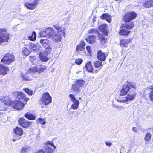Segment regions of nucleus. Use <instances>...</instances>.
<instances>
[{"instance_id":"f257e3e1","label":"nucleus","mask_w":153,"mask_h":153,"mask_svg":"<svg viewBox=\"0 0 153 153\" xmlns=\"http://www.w3.org/2000/svg\"><path fill=\"white\" fill-rule=\"evenodd\" d=\"M136 85L132 82H126L123 85L122 88L120 90V95H126L130 90V87L136 89Z\"/></svg>"},{"instance_id":"f03ea898","label":"nucleus","mask_w":153,"mask_h":153,"mask_svg":"<svg viewBox=\"0 0 153 153\" xmlns=\"http://www.w3.org/2000/svg\"><path fill=\"white\" fill-rule=\"evenodd\" d=\"M134 26V24L133 22L131 23L130 24H123L122 28L120 29L119 32L120 35H127L130 33V31L129 30L132 28Z\"/></svg>"},{"instance_id":"7ed1b4c3","label":"nucleus","mask_w":153,"mask_h":153,"mask_svg":"<svg viewBox=\"0 0 153 153\" xmlns=\"http://www.w3.org/2000/svg\"><path fill=\"white\" fill-rule=\"evenodd\" d=\"M136 95V93L135 92L131 90L127 96L119 98L117 100L120 102L124 103L128 102L134 99Z\"/></svg>"},{"instance_id":"20e7f679","label":"nucleus","mask_w":153,"mask_h":153,"mask_svg":"<svg viewBox=\"0 0 153 153\" xmlns=\"http://www.w3.org/2000/svg\"><path fill=\"white\" fill-rule=\"evenodd\" d=\"M39 0H25L24 5L27 9L34 10L38 4Z\"/></svg>"},{"instance_id":"39448f33","label":"nucleus","mask_w":153,"mask_h":153,"mask_svg":"<svg viewBox=\"0 0 153 153\" xmlns=\"http://www.w3.org/2000/svg\"><path fill=\"white\" fill-rule=\"evenodd\" d=\"M10 38L9 34L5 29L0 28V45L1 43L8 42Z\"/></svg>"},{"instance_id":"423d86ee","label":"nucleus","mask_w":153,"mask_h":153,"mask_svg":"<svg viewBox=\"0 0 153 153\" xmlns=\"http://www.w3.org/2000/svg\"><path fill=\"white\" fill-rule=\"evenodd\" d=\"M15 60V57L11 53H8L6 54L1 59V62L3 63L9 65Z\"/></svg>"},{"instance_id":"0eeeda50","label":"nucleus","mask_w":153,"mask_h":153,"mask_svg":"<svg viewBox=\"0 0 153 153\" xmlns=\"http://www.w3.org/2000/svg\"><path fill=\"white\" fill-rule=\"evenodd\" d=\"M52 97L48 92L44 93L42 95V97L39 101L40 104L46 105L52 102Z\"/></svg>"},{"instance_id":"6e6552de","label":"nucleus","mask_w":153,"mask_h":153,"mask_svg":"<svg viewBox=\"0 0 153 153\" xmlns=\"http://www.w3.org/2000/svg\"><path fill=\"white\" fill-rule=\"evenodd\" d=\"M37 67H32L30 68L27 71L28 73H37L40 74L42 72L47 69V67L45 65H41Z\"/></svg>"},{"instance_id":"1a4fd4ad","label":"nucleus","mask_w":153,"mask_h":153,"mask_svg":"<svg viewBox=\"0 0 153 153\" xmlns=\"http://www.w3.org/2000/svg\"><path fill=\"white\" fill-rule=\"evenodd\" d=\"M137 16V14L134 11H131L126 13L124 16L123 20L125 22H129L135 19Z\"/></svg>"},{"instance_id":"9d476101","label":"nucleus","mask_w":153,"mask_h":153,"mask_svg":"<svg viewBox=\"0 0 153 153\" xmlns=\"http://www.w3.org/2000/svg\"><path fill=\"white\" fill-rule=\"evenodd\" d=\"M40 42L42 46L45 48V52L50 53L52 51V47L49 41L46 39L40 40Z\"/></svg>"},{"instance_id":"9b49d317","label":"nucleus","mask_w":153,"mask_h":153,"mask_svg":"<svg viewBox=\"0 0 153 153\" xmlns=\"http://www.w3.org/2000/svg\"><path fill=\"white\" fill-rule=\"evenodd\" d=\"M14 95L15 96H17L16 100H18L19 101H21L22 102H24L26 104L29 100V98L26 97V96L22 92H16L14 93Z\"/></svg>"},{"instance_id":"f8f14e48","label":"nucleus","mask_w":153,"mask_h":153,"mask_svg":"<svg viewBox=\"0 0 153 153\" xmlns=\"http://www.w3.org/2000/svg\"><path fill=\"white\" fill-rule=\"evenodd\" d=\"M45 144L48 145L45 146V149L47 153H54V150L56 147L52 141H48Z\"/></svg>"},{"instance_id":"ddd939ff","label":"nucleus","mask_w":153,"mask_h":153,"mask_svg":"<svg viewBox=\"0 0 153 153\" xmlns=\"http://www.w3.org/2000/svg\"><path fill=\"white\" fill-rule=\"evenodd\" d=\"M85 45V43L83 41H81L79 45H77L76 48L78 53L82 55L85 54V49L84 48Z\"/></svg>"},{"instance_id":"4468645a","label":"nucleus","mask_w":153,"mask_h":153,"mask_svg":"<svg viewBox=\"0 0 153 153\" xmlns=\"http://www.w3.org/2000/svg\"><path fill=\"white\" fill-rule=\"evenodd\" d=\"M0 100L5 105L8 106H12L14 100H12L10 97L7 96H0Z\"/></svg>"},{"instance_id":"2eb2a0df","label":"nucleus","mask_w":153,"mask_h":153,"mask_svg":"<svg viewBox=\"0 0 153 153\" xmlns=\"http://www.w3.org/2000/svg\"><path fill=\"white\" fill-rule=\"evenodd\" d=\"M18 122L21 126L25 128L30 127L31 124V122L27 121L23 118H20L18 120Z\"/></svg>"},{"instance_id":"dca6fc26","label":"nucleus","mask_w":153,"mask_h":153,"mask_svg":"<svg viewBox=\"0 0 153 153\" xmlns=\"http://www.w3.org/2000/svg\"><path fill=\"white\" fill-rule=\"evenodd\" d=\"M25 106L24 103L18 100L14 101L12 105V107L13 108L18 109L21 110Z\"/></svg>"},{"instance_id":"f3484780","label":"nucleus","mask_w":153,"mask_h":153,"mask_svg":"<svg viewBox=\"0 0 153 153\" xmlns=\"http://www.w3.org/2000/svg\"><path fill=\"white\" fill-rule=\"evenodd\" d=\"M49 53L45 51H41L39 53V56L40 60L43 62H45L47 61L49 59L47 56Z\"/></svg>"},{"instance_id":"a211bd4d","label":"nucleus","mask_w":153,"mask_h":153,"mask_svg":"<svg viewBox=\"0 0 153 153\" xmlns=\"http://www.w3.org/2000/svg\"><path fill=\"white\" fill-rule=\"evenodd\" d=\"M13 132L15 135L17 136V139H20L21 136L23 134V131L22 129L17 126L14 129Z\"/></svg>"},{"instance_id":"6ab92c4d","label":"nucleus","mask_w":153,"mask_h":153,"mask_svg":"<svg viewBox=\"0 0 153 153\" xmlns=\"http://www.w3.org/2000/svg\"><path fill=\"white\" fill-rule=\"evenodd\" d=\"M9 71L8 68L3 64H0V75L4 76Z\"/></svg>"},{"instance_id":"aec40b11","label":"nucleus","mask_w":153,"mask_h":153,"mask_svg":"<svg viewBox=\"0 0 153 153\" xmlns=\"http://www.w3.org/2000/svg\"><path fill=\"white\" fill-rule=\"evenodd\" d=\"M82 88H80L75 83L72 85L71 87V90L73 92L76 94H79L81 91Z\"/></svg>"},{"instance_id":"412c9836","label":"nucleus","mask_w":153,"mask_h":153,"mask_svg":"<svg viewBox=\"0 0 153 153\" xmlns=\"http://www.w3.org/2000/svg\"><path fill=\"white\" fill-rule=\"evenodd\" d=\"M53 27L57 30L58 31L57 33L61 34V35H64L65 31V29L64 28L60 27L57 25H54Z\"/></svg>"},{"instance_id":"4be33fe9","label":"nucleus","mask_w":153,"mask_h":153,"mask_svg":"<svg viewBox=\"0 0 153 153\" xmlns=\"http://www.w3.org/2000/svg\"><path fill=\"white\" fill-rule=\"evenodd\" d=\"M97 58L100 60L104 61L106 59V56L104 53L102 52L101 50H100L98 53Z\"/></svg>"},{"instance_id":"5701e85b","label":"nucleus","mask_w":153,"mask_h":153,"mask_svg":"<svg viewBox=\"0 0 153 153\" xmlns=\"http://www.w3.org/2000/svg\"><path fill=\"white\" fill-rule=\"evenodd\" d=\"M46 33H47V38H48L51 37H52L55 32L54 30L51 28H47L46 29Z\"/></svg>"},{"instance_id":"b1692460","label":"nucleus","mask_w":153,"mask_h":153,"mask_svg":"<svg viewBox=\"0 0 153 153\" xmlns=\"http://www.w3.org/2000/svg\"><path fill=\"white\" fill-rule=\"evenodd\" d=\"M96 39L95 36L94 35L88 36L86 39L87 42L89 43L93 44L95 43Z\"/></svg>"},{"instance_id":"393cba45","label":"nucleus","mask_w":153,"mask_h":153,"mask_svg":"<svg viewBox=\"0 0 153 153\" xmlns=\"http://www.w3.org/2000/svg\"><path fill=\"white\" fill-rule=\"evenodd\" d=\"M131 41V39H123L120 42V45L121 46L125 47H127L128 43H130Z\"/></svg>"},{"instance_id":"a878e982","label":"nucleus","mask_w":153,"mask_h":153,"mask_svg":"<svg viewBox=\"0 0 153 153\" xmlns=\"http://www.w3.org/2000/svg\"><path fill=\"white\" fill-rule=\"evenodd\" d=\"M63 35H61L59 33H55L52 36V38L53 40L56 42H60L62 39V36Z\"/></svg>"},{"instance_id":"bb28decb","label":"nucleus","mask_w":153,"mask_h":153,"mask_svg":"<svg viewBox=\"0 0 153 153\" xmlns=\"http://www.w3.org/2000/svg\"><path fill=\"white\" fill-rule=\"evenodd\" d=\"M144 5L146 8L153 6V0H146L144 3Z\"/></svg>"},{"instance_id":"cd10ccee","label":"nucleus","mask_w":153,"mask_h":153,"mask_svg":"<svg viewBox=\"0 0 153 153\" xmlns=\"http://www.w3.org/2000/svg\"><path fill=\"white\" fill-rule=\"evenodd\" d=\"M72 102L73 103L71 105V108L74 110L77 109L79 104V101L78 100H76L75 101H73Z\"/></svg>"},{"instance_id":"c85d7f7f","label":"nucleus","mask_w":153,"mask_h":153,"mask_svg":"<svg viewBox=\"0 0 153 153\" xmlns=\"http://www.w3.org/2000/svg\"><path fill=\"white\" fill-rule=\"evenodd\" d=\"M151 137L152 135L150 133L148 132L146 134L144 138L145 144H147L149 143L151 140Z\"/></svg>"},{"instance_id":"c756f323","label":"nucleus","mask_w":153,"mask_h":153,"mask_svg":"<svg viewBox=\"0 0 153 153\" xmlns=\"http://www.w3.org/2000/svg\"><path fill=\"white\" fill-rule=\"evenodd\" d=\"M75 83L80 88H82L84 86H85L86 85H85V81L82 79L76 80Z\"/></svg>"},{"instance_id":"7c9ffc66","label":"nucleus","mask_w":153,"mask_h":153,"mask_svg":"<svg viewBox=\"0 0 153 153\" xmlns=\"http://www.w3.org/2000/svg\"><path fill=\"white\" fill-rule=\"evenodd\" d=\"M85 67L87 70L90 72L93 71V68L91 61H89L86 65Z\"/></svg>"},{"instance_id":"2f4dec72","label":"nucleus","mask_w":153,"mask_h":153,"mask_svg":"<svg viewBox=\"0 0 153 153\" xmlns=\"http://www.w3.org/2000/svg\"><path fill=\"white\" fill-rule=\"evenodd\" d=\"M25 117L27 118L30 120H34L36 117L34 115L28 112L25 115Z\"/></svg>"},{"instance_id":"473e14b6","label":"nucleus","mask_w":153,"mask_h":153,"mask_svg":"<svg viewBox=\"0 0 153 153\" xmlns=\"http://www.w3.org/2000/svg\"><path fill=\"white\" fill-rule=\"evenodd\" d=\"M107 25L106 24H104L100 25L99 27V29L100 31L103 32H105L106 29L107 28Z\"/></svg>"},{"instance_id":"72a5a7b5","label":"nucleus","mask_w":153,"mask_h":153,"mask_svg":"<svg viewBox=\"0 0 153 153\" xmlns=\"http://www.w3.org/2000/svg\"><path fill=\"white\" fill-rule=\"evenodd\" d=\"M98 37L100 40V43L102 45H104L107 40L103 36L100 34H99Z\"/></svg>"},{"instance_id":"f704fd0d","label":"nucleus","mask_w":153,"mask_h":153,"mask_svg":"<svg viewBox=\"0 0 153 153\" xmlns=\"http://www.w3.org/2000/svg\"><path fill=\"white\" fill-rule=\"evenodd\" d=\"M30 150V147L28 146L23 147L21 150V153H27Z\"/></svg>"},{"instance_id":"c9c22d12","label":"nucleus","mask_w":153,"mask_h":153,"mask_svg":"<svg viewBox=\"0 0 153 153\" xmlns=\"http://www.w3.org/2000/svg\"><path fill=\"white\" fill-rule=\"evenodd\" d=\"M40 48V45L39 44L35 45L31 44L30 45L29 48L30 49L32 50H35L37 49H39Z\"/></svg>"},{"instance_id":"e433bc0d","label":"nucleus","mask_w":153,"mask_h":153,"mask_svg":"<svg viewBox=\"0 0 153 153\" xmlns=\"http://www.w3.org/2000/svg\"><path fill=\"white\" fill-rule=\"evenodd\" d=\"M36 33L35 32H33L32 33L31 36H29L28 39L30 40L34 41L36 40Z\"/></svg>"},{"instance_id":"4c0bfd02","label":"nucleus","mask_w":153,"mask_h":153,"mask_svg":"<svg viewBox=\"0 0 153 153\" xmlns=\"http://www.w3.org/2000/svg\"><path fill=\"white\" fill-rule=\"evenodd\" d=\"M21 78L22 80L30 81L31 80L30 77H29L26 74H22L21 75Z\"/></svg>"},{"instance_id":"58836bf2","label":"nucleus","mask_w":153,"mask_h":153,"mask_svg":"<svg viewBox=\"0 0 153 153\" xmlns=\"http://www.w3.org/2000/svg\"><path fill=\"white\" fill-rule=\"evenodd\" d=\"M22 51L25 56H27L30 53V51L27 48L25 47H23L22 50Z\"/></svg>"},{"instance_id":"ea45409f","label":"nucleus","mask_w":153,"mask_h":153,"mask_svg":"<svg viewBox=\"0 0 153 153\" xmlns=\"http://www.w3.org/2000/svg\"><path fill=\"white\" fill-rule=\"evenodd\" d=\"M95 67L98 68L102 66V62L99 61L94 62V63Z\"/></svg>"},{"instance_id":"a19ab883","label":"nucleus","mask_w":153,"mask_h":153,"mask_svg":"<svg viewBox=\"0 0 153 153\" xmlns=\"http://www.w3.org/2000/svg\"><path fill=\"white\" fill-rule=\"evenodd\" d=\"M88 32L90 34H98L99 33L97 29L95 28L93 29H91L89 30H88Z\"/></svg>"},{"instance_id":"79ce46f5","label":"nucleus","mask_w":153,"mask_h":153,"mask_svg":"<svg viewBox=\"0 0 153 153\" xmlns=\"http://www.w3.org/2000/svg\"><path fill=\"white\" fill-rule=\"evenodd\" d=\"M23 90L29 95H32L33 94V91L28 88H23Z\"/></svg>"},{"instance_id":"37998d69","label":"nucleus","mask_w":153,"mask_h":153,"mask_svg":"<svg viewBox=\"0 0 153 153\" xmlns=\"http://www.w3.org/2000/svg\"><path fill=\"white\" fill-rule=\"evenodd\" d=\"M47 35L46 29L43 31H42L40 33V36L41 37H45L47 38Z\"/></svg>"},{"instance_id":"c03bdc74","label":"nucleus","mask_w":153,"mask_h":153,"mask_svg":"<svg viewBox=\"0 0 153 153\" xmlns=\"http://www.w3.org/2000/svg\"><path fill=\"white\" fill-rule=\"evenodd\" d=\"M37 121L38 123H40L42 125H44L46 123V122L45 121H43V119L42 118H39Z\"/></svg>"},{"instance_id":"a18cd8bd","label":"nucleus","mask_w":153,"mask_h":153,"mask_svg":"<svg viewBox=\"0 0 153 153\" xmlns=\"http://www.w3.org/2000/svg\"><path fill=\"white\" fill-rule=\"evenodd\" d=\"M69 97L71 99V100L72 102L73 101H75L77 99L72 94H69Z\"/></svg>"},{"instance_id":"49530a36","label":"nucleus","mask_w":153,"mask_h":153,"mask_svg":"<svg viewBox=\"0 0 153 153\" xmlns=\"http://www.w3.org/2000/svg\"><path fill=\"white\" fill-rule=\"evenodd\" d=\"M83 60L82 59L78 58L76 59L75 62L77 64L79 65L81 64Z\"/></svg>"},{"instance_id":"de8ad7c7","label":"nucleus","mask_w":153,"mask_h":153,"mask_svg":"<svg viewBox=\"0 0 153 153\" xmlns=\"http://www.w3.org/2000/svg\"><path fill=\"white\" fill-rule=\"evenodd\" d=\"M109 15L108 14L104 13L101 16L100 18L102 19L105 20L106 18Z\"/></svg>"},{"instance_id":"09e8293b","label":"nucleus","mask_w":153,"mask_h":153,"mask_svg":"<svg viewBox=\"0 0 153 153\" xmlns=\"http://www.w3.org/2000/svg\"><path fill=\"white\" fill-rule=\"evenodd\" d=\"M149 98L152 102H153V91H151L149 94Z\"/></svg>"},{"instance_id":"8fccbe9b","label":"nucleus","mask_w":153,"mask_h":153,"mask_svg":"<svg viewBox=\"0 0 153 153\" xmlns=\"http://www.w3.org/2000/svg\"><path fill=\"white\" fill-rule=\"evenodd\" d=\"M113 106H114V108L119 110H121L123 108V107L122 106L114 104L113 105Z\"/></svg>"},{"instance_id":"3c124183","label":"nucleus","mask_w":153,"mask_h":153,"mask_svg":"<svg viewBox=\"0 0 153 153\" xmlns=\"http://www.w3.org/2000/svg\"><path fill=\"white\" fill-rule=\"evenodd\" d=\"M105 143L106 146L108 147H110L112 144V143L110 141H106Z\"/></svg>"},{"instance_id":"603ef678","label":"nucleus","mask_w":153,"mask_h":153,"mask_svg":"<svg viewBox=\"0 0 153 153\" xmlns=\"http://www.w3.org/2000/svg\"><path fill=\"white\" fill-rule=\"evenodd\" d=\"M34 153H45V152L43 150H39L35 152Z\"/></svg>"},{"instance_id":"864d4df0","label":"nucleus","mask_w":153,"mask_h":153,"mask_svg":"<svg viewBox=\"0 0 153 153\" xmlns=\"http://www.w3.org/2000/svg\"><path fill=\"white\" fill-rule=\"evenodd\" d=\"M105 20L107 21L109 23L111 21V19L110 15H109L107 17Z\"/></svg>"},{"instance_id":"5fc2aeb1","label":"nucleus","mask_w":153,"mask_h":153,"mask_svg":"<svg viewBox=\"0 0 153 153\" xmlns=\"http://www.w3.org/2000/svg\"><path fill=\"white\" fill-rule=\"evenodd\" d=\"M86 49L87 50L88 52L90 53L91 52L90 47L89 46H87L86 47Z\"/></svg>"},{"instance_id":"6e6d98bb","label":"nucleus","mask_w":153,"mask_h":153,"mask_svg":"<svg viewBox=\"0 0 153 153\" xmlns=\"http://www.w3.org/2000/svg\"><path fill=\"white\" fill-rule=\"evenodd\" d=\"M14 138H13L12 140V141H13V142L15 141L16 140H19V139H17V136H16L15 135H14Z\"/></svg>"},{"instance_id":"4d7b16f0","label":"nucleus","mask_w":153,"mask_h":153,"mask_svg":"<svg viewBox=\"0 0 153 153\" xmlns=\"http://www.w3.org/2000/svg\"><path fill=\"white\" fill-rule=\"evenodd\" d=\"M147 89L148 90L150 89V90H152L153 91V86L152 85H150L147 88Z\"/></svg>"},{"instance_id":"13d9d810","label":"nucleus","mask_w":153,"mask_h":153,"mask_svg":"<svg viewBox=\"0 0 153 153\" xmlns=\"http://www.w3.org/2000/svg\"><path fill=\"white\" fill-rule=\"evenodd\" d=\"M132 130L134 132H136L137 131V129L136 127H133L132 128Z\"/></svg>"},{"instance_id":"bf43d9fd","label":"nucleus","mask_w":153,"mask_h":153,"mask_svg":"<svg viewBox=\"0 0 153 153\" xmlns=\"http://www.w3.org/2000/svg\"><path fill=\"white\" fill-rule=\"evenodd\" d=\"M141 131L142 132H144V131H146L145 130V129H141Z\"/></svg>"},{"instance_id":"052dcab7","label":"nucleus","mask_w":153,"mask_h":153,"mask_svg":"<svg viewBox=\"0 0 153 153\" xmlns=\"http://www.w3.org/2000/svg\"><path fill=\"white\" fill-rule=\"evenodd\" d=\"M95 21V18L93 19V20H92L93 22H94Z\"/></svg>"},{"instance_id":"680f3d73","label":"nucleus","mask_w":153,"mask_h":153,"mask_svg":"<svg viewBox=\"0 0 153 153\" xmlns=\"http://www.w3.org/2000/svg\"><path fill=\"white\" fill-rule=\"evenodd\" d=\"M4 114L3 113V112H2L1 111H0V115H1L2 114Z\"/></svg>"},{"instance_id":"e2e57ef3","label":"nucleus","mask_w":153,"mask_h":153,"mask_svg":"<svg viewBox=\"0 0 153 153\" xmlns=\"http://www.w3.org/2000/svg\"><path fill=\"white\" fill-rule=\"evenodd\" d=\"M96 72H97V70H96Z\"/></svg>"}]
</instances>
